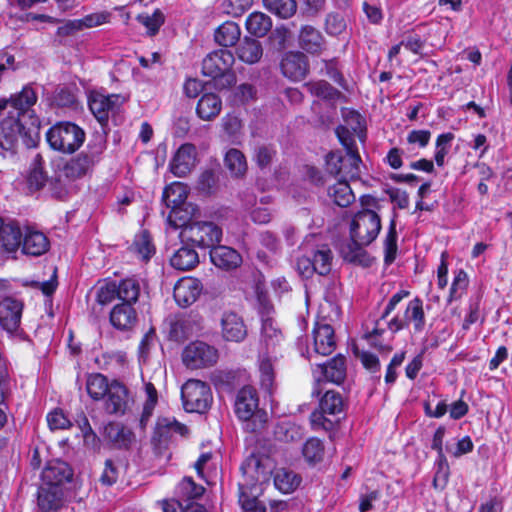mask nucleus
I'll list each match as a JSON object with an SVG mask.
<instances>
[{
	"mask_svg": "<svg viewBox=\"0 0 512 512\" xmlns=\"http://www.w3.org/2000/svg\"><path fill=\"white\" fill-rule=\"evenodd\" d=\"M20 247L24 254L38 257L48 252L50 241L43 232L26 227L22 232Z\"/></svg>",
	"mask_w": 512,
	"mask_h": 512,
	"instance_id": "obj_15",
	"label": "nucleus"
},
{
	"mask_svg": "<svg viewBox=\"0 0 512 512\" xmlns=\"http://www.w3.org/2000/svg\"><path fill=\"white\" fill-rule=\"evenodd\" d=\"M304 458L309 463H318L324 457V445L318 438L308 439L302 449Z\"/></svg>",
	"mask_w": 512,
	"mask_h": 512,
	"instance_id": "obj_55",
	"label": "nucleus"
},
{
	"mask_svg": "<svg viewBox=\"0 0 512 512\" xmlns=\"http://www.w3.org/2000/svg\"><path fill=\"white\" fill-rule=\"evenodd\" d=\"M44 161L40 154H36L30 165L27 175V185L30 191H38L47 183L48 176L44 171Z\"/></svg>",
	"mask_w": 512,
	"mask_h": 512,
	"instance_id": "obj_34",
	"label": "nucleus"
},
{
	"mask_svg": "<svg viewBox=\"0 0 512 512\" xmlns=\"http://www.w3.org/2000/svg\"><path fill=\"white\" fill-rule=\"evenodd\" d=\"M301 482V478L294 471L279 469L274 476L276 488L283 493L293 492Z\"/></svg>",
	"mask_w": 512,
	"mask_h": 512,
	"instance_id": "obj_42",
	"label": "nucleus"
},
{
	"mask_svg": "<svg viewBox=\"0 0 512 512\" xmlns=\"http://www.w3.org/2000/svg\"><path fill=\"white\" fill-rule=\"evenodd\" d=\"M263 54V49L259 41L245 37L240 45L237 47L238 58L247 63H257Z\"/></svg>",
	"mask_w": 512,
	"mask_h": 512,
	"instance_id": "obj_36",
	"label": "nucleus"
},
{
	"mask_svg": "<svg viewBox=\"0 0 512 512\" xmlns=\"http://www.w3.org/2000/svg\"><path fill=\"white\" fill-rule=\"evenodd\" d=\"M22 232L17 223H4L0 218V248L15 252L21 245Z\"/></svg>",
	"mask_w": 512,
	"mask_h": 512,
	"instance_id": "obj_29",
	"label": "nucleus"
},
{
	"mask_svg": "<svg viewBox=\"0 0 512 512\" xmlns=\"http://www.w3.org/2000/svg\"><path fill=\"white\" fill-rule=\"evenodd\" d=\"M311 259L317 274L325 276L330 273L333 256L328 247L322 246L320 249L314 251Z\"/></svg>",
	"mask_w": 512,
	"mask_h": 512,
	"instance_id": "obj_50",
	"label": "nucleus"
},
{
	"mask_svg": "<svg viewBox=\"0 0 512 512\" xmlns=\"http://www.w3.org/2000/svg\"><path fill=\"white\" fill-rule=\"evenodd\" d=\"M211 262L223 270H232L242 263L241 255L233 248L224 245H214L210 250Z\"/></svg>",
	"mask_w": 512,
	"mask_h": 512,
	"instance_id": "obj_21",
	"label": "nucleus"
},
{
	"mask_svg": "<svg viewBox=\"0 0 512 512\" xmlns=\"http://www.w3.org/2000/svg\"><path fill=\"white\" fill-rule=\"evenodd\" d=\"M305 87L312 95L325 100L335 101L341 96L340 91L324 80L308 82Z\"/></svg>",
	"mask_w": 512,
	"mask_h": 512,
	"instance_id": "obj_46",
	"label": "nucleus"
},
{
	"mask_svg": "<svg viewBox=\"0 0 512 512\" xmlns=\"http://www.w3.org/2000/svg\"><path fill=\"white\" fill-rule=\"evenodd\" d=\"M182 244L193 247L210 248L219 244L222 239V229L213 222L196 221L183 227L179 233Z\"/></svg>",
	"mask_w": 512,
	"mask_h": 512,
	"instance_id": "obj_5",
	"label": "nucleus"
},
{
	"mask_svg": "<svg viewBox=\"0 0 512 512\" xmlns=\"http://www.w3.org/2000/svg\"><path fill=\"white\" fill-rule=\"evenodd\" d=\"M275 154L276 152L271 146L260 145L255 148L253 159L259 168L265 169L271 165Z\"/></svg>",
	"mask_w": 512,
	"mask_h": 512,
	"instance_id": "obj_61",
	"label": "nucleus"
},
{
	"mask_svg": "<svg viewBox=\"0 0 512 512\" xmlns=\"http://www.w3.org/2000/svg\"><path fill=\"white\" fill-rule=\"evenodd\" d=\"M222 109L221 98L215 93H205L197 103L196 113L204 121L216 118Z\"/></svg>",
	"mask_w": 512,
	"mask_h": 512,
	"instance_id": "obj_30",
	"label": "nucleus"
},
{
	"mask_svg": "<svg viewBox=\"0 0 512 512\" xmlns=\"http://www.w3.org/2000/svg\"><path fill=\"white\" fill-rule=\"evenodd\" d=\"M181 396L187 412L204 413L212 402L210 387L195 379L188 380L182 386Z\"/></svg>",
	"mask_w": 512,
	"mask_h": 512,
	"instance_id": "obj_7",
	"label": "nucleus"
},
{
	"mask_svg": "<svg viewBox=\"0 0 512 512\" xmlns=\"http://www.w3.org/2000/svg\"><path fill=\"white\" fill-rule=\"evenodd\" d=\"M140 292V283L135 278H126L119 282L112 281L99 288L97 302L107 305L118 299L121 304L133 305L138 301Z\"/></svg>",
	"mask_w": 512,
	"mask_h": 512,
	"instance_id": "obj_6",
	"label": "nucleus"
},
{
	"mask_svg": "<svg viewBox=\"0 0 512 512\" xmlns=\"http://www.w3.org/2000/svg\"><path fill=\"white\" fill-rule=\"evenodd\" d=\"M304 432L301 426L291 422L282 421L274 427V437L283 443H292L302 440Z\"/></svg>",
	"mask_w": 512,
	"mask_h": 512,
	"instance_id": "obj_35",
	"label": "nucleus"
},
{
	"mask_svg": "<svg viewBox=\"0 0 512 512\" xmlns=\"http://www.w3.org/2000/svg\"><path fill=\"white\" fill-rule=\"evenodd\" d=\"M235 58L231 51L219 49L209 53L202 61L203 75L214 80L217 89H226L236 82L232 71Z\"/></svg>",
	"mask_w": 512,
	"mask_h": 512,
	"instance_id": "obj_3",
	"label": "nucleus"
},
{
	"mask_svg": "<svg viewBox=\"0 0 512 512\" xmlns=\"http://www.w3.org/2000/svg\"><path fill=\"white\" fill-rule=\"evenodd\" d=\"M95 161L96 156L94 154H88L87 152L79 153L77 156L66 161L59 169L58 180L65 179L70 182L83 177L94 165Z\"/></svg>",
	"mask_w": 512,
	"mask_h": 512,
	"instance_id": "obj_11",
	"label": "nucleus"
},
{
	"mask_svg": "<svg viewBox=\"0 0 512 512\" xmlns=\"http://www.w3.org/2000/svg\"><path fill=\"white\" fill-rule=\"evenodd\" d=\"M384 251L385 263L391 264L395 260L397 253V232L395 219H392L390 222L389 230L384 240Z\"/></svg>",
	"mask_w": 512,
	"mask_h": 512,
	"instance_id": "obj_58",
	"label": "nucleus"
},
{
	"mask_svg": "<svg viewBox=\"0 0 512 512\" xmlns=\"http://www.w3.org/2000/svg\"><path fill=\"white\" fill-rule=\"evenodd\" d=\"M221 335L230 342H242L247 336V327L238 314L226 312L221 318Z\"/></svg>",
	"mask_w": 512,
	"mask_h": 512,
	"instance_id": "obj_18",
	"label": "nucleus"
},
{
	"mask_svg": "<svg viewBox=\"0 0 512 512\" xmlns=\"http://www.w3.org/2000/svg\"><path fill=\"white\" fill-rule=\"evenodd\" d=\"M325 27L327 33L331 35H339L345 30L346 23L341 15L331 13L326 17Z\"/></svg>",
	"mask_w": 512,
	"mask_h": 512,
	"instance_id": "obj_64",
	"label": "nucleus"
},
{
	"mask_svg": "<svg viewBox=\"0 0 512 512\" xmlns=\"http://www.w3.org/2000/svg\"><path fill=\"white\" fill-rule=\"evenodd\" d=\"M120 104V96L116 94L92 93L89 97V108L101 124L107 122L109 113L115 111Z\"/></svg>",
	"mask_w": 512,
	"mask_h": 512,
	"instance_id": "obj_16",
	"label": "nucleus"
},
{
	"mask_svg": "<svg viewBox=\"0 0 512 512\" xmlns=\"http://www.w3.org/2000/svg\"><path fill=\"white\" fill-rule=\"evenodd\" d=\"M329 196L340 207H348L355 200V195L346 180H340L329 188Z\"/></svg>",
	"mask_w": 512,
	"mask_h": 512,
	"instance_id": "obj_41",
	"label": "nucleus"
},
{
	"mask_svg": "<svg viewBox=\"0 0 512 512\" xmlns=\"http://www.w3.org/2000/svg\"><path fill=\"white\" fill-rule=\"evenodd\" d=\"M335 133L340 143L345 147L347 153L357 152L353 135L354 132H351L350 128L340 125L336 128Z\"/></svg>",
	"mask_w": 512,
	"mask_h": 512,
	"instance_id": "obj_63",
	"label": "nucleus"
},
{
	"mask_svg": "<svg viewBox=\"0 0 512 512\" xmlns=\"http://www.w3.org/2000/svg\"><path fill=\"white\" fill-rule=\"evenodd\" d=\"M240 35L241 30L238 24L233 21H226L216 30L215 41L223 47H230L236 44Z\"/></svg>",
	"mask_w": 512,
	"mask_h": 512,
	"instance_id": "obj_38",
	"label": "nucleus"
},
{
	"mask_svg": "<svg viewBox=\"0 0 512 512\" xmlns=\"http://www.w3.org/2000/svg\"><path fill=\"white\" fill-rule=\"evenodd\" d=\"M252 3L253 0H224L222 10L227 15L239 17L250 8Z\"/></svg>",
	"mask_w": 512,
	"mask_h": 512,
	"instance_id": "obj_60",
	"label": "nucleus"
},
{
	"mask_svg": "<svg viewBox=\"0 0 512 512\" xmlns=\"http://www.w3.org/2000/svg\"><path fill=\"white\" fill-rule=\"evenodd\" d=\"M64 504V489L42 484L38 492V505L42 511H57Z\"/></svg>",
	"mask_w": 512,
	"mask_h": 512,
	"instance_id": "obj_26",
	"label": "nucleus"
},
{
	"mask_svg": "<svg viewBox=\"0 0 512 512\" xmlns=\"http://www.w3.org/2000/svg\"><path fill=\"white\" fill-rule=\"evenodd\" d=\"M319 408L329 415H335L343 410V398L339 392L327 390L320 398Z\"/></svg>",
	"mask_w": 512,
	"mask_h": 512,
	"instance_id": "obj_49",
	"label": "nucleus"
},
{
	"mask_svg": "<svg viewBox=\"0 0 512 512\" xmlns=\"http://www.w3.org/2000/svg\"><path fill=\"white\" fill-rule=\"evenodd\" d=\"M357 240L358 239L351 238L349 242L344 243L340 249L341 254L343 258L348 262L369 266L371 260L363 248L368 244L360 243V241Z\"/></svg>",
	"mask_w": 512,
	"mask_h": 512,
	"instance_id": "obj_31",
	"label": "nucleus"
},
{
	"mask_svg": "<svg viewBox=\"0 0 512 512\" xmlns=\"http://www.w3.org/2000/svg\"><path fill=\"white\" fill-rule=\"evenodd\" d=\"M468 286V276L464 270H459L455 273L449 294V301L453 299H458L461 297L463 292L466 290Z\"/></svg>",
	"mask_w": 512,
	"mask_h": 512,
	"instance_id": "obj_62",
	"label": "nucleus"
},
{
	"mask_svg": "<svg viewBox=\"0 0 512 512\" xmlns=\"http://www.w3.org/2000/svg\"><path fill=\"white\" fill-rule=\"evenodd\" d=\"M84 130L72 122H58L46 132L49 146L60 153L72 154L85 141Z\"/></svg>",
	"mask_w": 512,
	"mask_h": 512,
	"instance_id": "obj_4",
	"label": "nucleus"
},
{
	"mask_svg": "<svg viewBox=\"0 0 512 512\" xmlns=\"http://www.w3.org/2000/svg\"><path fill=\"white\" fill-rule=\"evenodd\" d=\"M239 503L244 512H266L265 505L247 487H239Z\"/></svg>",
	"mask_w": 512,
	"mask_h": 512,
	"instance_id": "obj_54",
	"label": "nucleus"
},
{
	"mask_svg": "<svg viewBox=\"0 0 512 512\" xmlns=\"http://www.w3.org/2000/svg\"><path fill=\"white\" fill-rule=\"evenodd\" d=\"M298 44L307 53L318 55L325 50L326 42L318 29L311 25H305L299 32Z\"/></svg>",
	"mask_w": 512,
	"mask_h": 512,
	"instance_id": "obj_20",
	"label": "nucleus"
},
{
	"mask_svg": "<svg viewBox=\"0 0 512 512\" xmlns=\"http://www.w3.org/2000/svg\"><path fill=\"white\" fill-rule=\"evenodd\" d=\"M199 215V208L193 203L187 202L178 207L172 208L168 215L167 221L170 226L174 229L180 228L190 225V223H194L193 220Z\"/></svg>",
	"mask_w": 512,
	"mask_h": 512,
	"instance_id": "obj_27",
	"label": "nucleus"
},
{
	"mask_svg": "<svg viewBox=\"0 0 512 512\" xmlns=\"http://www.w3.org/2000/svg\"><path fill=\"white\" fill-rule=\"evenodd\" d=\"M199 263V256L191 244H182L170 257V264L179 271H189Z\"/></svg>",
	"mask_w": 512,
	"mask_h": 512,
	"instance_id": "obj_28",
	"label": "nucleus"
},
{
	"mask_svg": "<svg viewBox=\"0 0 512 512\" xmlns=\"http://www.w3.org/2000/svg\"><path fill=\"white\" fill-rule=\"evenodd\" d=\"M273 358L276 359L277 356L264 354L259 364L261 387L268 392H271L274 387L275 374L272 364Z\"/></svg>",
	"mask_w": 512,
	"mask_h": 512,
	"instance_id": "obj_47",
	"label": "nucleus"
},
{
	"mask_svg": "<svg viewBox=\"0 0 512 512\" xmlns=\"http://www.w3.org/2000/svg\"><path fill=\"white\" fill-rule=\"evenodd\" d=\"M381 229V220L379 215L373 210L364 209L358 212L350 226V235L353 239H358L360 243L370 244L378 236Z\"/></svg>",
	"mask_w": 512,
	"mask_h": 512,
	"instance_id": "obj_8",
	"label": "nucleus"
},
{
	"mask_svg": "<svg viewBox=\"0 0 512 512\" xmlns=\"http://www.w3.org/2000/svg\"><path fill=\"white\" fill-rule=\"evenodd\" d=\"M412 322L414 330L421 332L425 326V314L423 310V302L420 298L411 300L405 310L404 316H395L388 322V328L392 332H398Z\"/></svg>",
	"mask_w": 512,
	"mask_h": 512,
	"instance_id": "obj_10",
	"label": "nucleus"
},
{
	"mask_svg": "<svg viewBox=\"0 0 512 512\" xmlns=\"http://www.w3.org/2000/svg\"><path fill=\"white\" fill-rule=\"evenodd\" d=\"M224 163L229 172L234 177H242L247 172V161L245 155L236 148L227 151Z\"/></svg>",
	"mask_w": 512,
	"mask_h": 512,
	"instance_id": "obj_40",
	"label": "nucleus"
},
{
	"mask_svg": "<svg viewBox=\"0 0 512 512\" xmlns=\"http://www.w3.org/2000/svg\"><path fill=\"white\" fill-rule=\"evenodd\" d=\"M245 25L250 34L264 37L272 28V20L267 14L255 11L247 17Z\"/></svg>",
	"mask_w": 512,
	"mask_h": 512,
	"instance_id": "obj_37",
	"label": "nucleus"
},
{
	"mask_svg": "<svg viewBox=\"0 0 512 512\" xmlns=\"http://www.w3.org/2000/svg\"><path fill=\"white\" fill-rule=\"evenodd\" d=\"M183 363L191 369L214 365L218 360V351L201 341L190 343L182 353Z\"/></svg>",
	"mask_w": 512,
	"mask_h": 512,
	"instance_id": "obj_9",
	"label": "nucleus"
},
{
	"mask_svg": "<svg viewBox=\"0 0 512 512\" xmlns=\"http://www.w3.org/2000/svg\"><path fill=\"white\" fill-rule=\"evenodd\" d=\"M137 20L147 28V33L150 36H154L164 23V15L159 9H156L152 14H139Z\"/></svg>",
	"mask_w": 512,
	"mask_h": 512,
	"instance_id": "obj_57",
	"label": "nucleus"
},
{
	"mask_svg": "<svg viewBox=\"0 0 512 512\" xmlns=\"http://www.w3.org/2000/svg\"><path fill=\"white\" fill-rule=\"evenodd\" d=\"M196 148L194 145L186 143L179 147L171 163V172L177 177L186 176L195 166Z\"/></svg>",
	"mask_w": 512,
	"mask_h": 512,
	"instance_id": "obj_19",
	"label": "nucleus"
},
{
	"mask_svg": "<svg viewBox=\"0 0 512 512\" xmlns=\"http://www.w3.org/2000/svg\"><path fill=\"white\" fill-rule=\"evenodd\" d=\"M263 5L269 12L282 19L292 17L297 10L295 0H263Z\"/></svg>",
	"mask_w": 512,
	"mask_h": 512,
	"instance_id": "obj_44",
	"label": "nucleus"
},
{
	"mask_svg": "<svg viewBox=\"0 0 512 512\" xmlns=\"http://www.w3.org/2000/svg\"><path fill=\"white\" fill-rule=\"evenodd\" d=\"M324 379L334 384H340L346 377L345 358L338 355L331 359L327 364L318 365Z\"/></svg>",
	"mask_w": 512,
	"mask_h": 512,
	"instance_id": "obj_33",
	"label": "nucleus"
},
{
	"mask_svg": "<svg viewBox=\"0 0 512 512\" xmlns=\"http://www.w3.org/2000/svg\"><path fill=\"white\" fill-rule=\"evenodd\" d=\"M314 352L327 356L335 349L334 330L329 324H317L313 331Z\"/></svg>",
	"mask_w": 512,
	"mask_h": 512,
	"instance_id": "obj_23",
	"label": "nucleus"
},
{
	"mask_svg": "<svg viewBox=\"0 0 512 512\" xmlns=\"http://www.w3.org/2000/svg\"><path fill=\"white\" fill-rule=\"evenodd\" d=\"M137 321V313L133 305L117 304L110 312V322L118 330L127 331L133 328Z\"/></svg>",
	"mask_w": 512,
	"mask_h": 512,
	"instance_id": "obj_25",
	"label": "nucleus"
},
{
	"mask_svg": "<svg viewBox=\"0 0 512 512\" xmlns=\"http://www.w3.org/2000/svg\"><path fill=\"white\" fill-rule=\"evenodd\" d=\"M110 384L102 374H91L86 382V390L94 400L102 399L109 391Z\"/></svg>",
	"mask_w": 512,
	"mask_h": 512,
	"instance_id": "obj_48",
	"label": "nucleus"
},
{
	"mask_svg": "<svg viewBox=\"0 0 512 512\" xmlns=\"http://www.w3.org/2000/svg\"><path fill=\"white\" fill-rule=\"evenodd\" d=\"M454 139V134L452 133H444L438 136L436 140V152H435V161L436 164L441 167L444 165L445 156L448 154L450 145L452 140Z\"/></svg>",
	"mask_w": 512,
	"mask_h": 512,
	"instance_id": "obj_59",
	"label": "nucleus"
},
{
	"mask_svg": "<svg viewBox=\"0 0 512 512\" xmlns=\"http://www.w3.org/2000/svg\"><path fill=\"white\" fill-rule=\"evenodd\" d=\"M104 438L116 448H128L134 441V433L121 423L110 422L104 427Z\"/></svg>",
	"mask_w": 512,
	"mask_h": 512,
	"instance_id": "obj_24",
	"label": "nucleus"
},
{
	"mask_svg": "<svg viewBox=\"0 0 512 512\" xmlns=\"http://www.w3.org/2000/svg\"><path fill=\"white\" fill-rule=\"evenodd\" d=\"M23 303L6 297L0 301V327L12 334L18 331L21 323Z\"/></svg>",
	"mask_w": 512,
	"mask_h": 512,
	"instance_id": "obj_12",
	"label": "nucleus"
},
{
	"mask_svg": "<svg viewBox=\"0 0 512 512\" xmlns=\"http://www.w3.org/2000/svg\"><path fill=\"white\" fill-rule=\"evenodd\" d=\"M37 95L30 86H25L10 98L0 99V155L6 157L15 153L19 138L27 146L34 145V136L39 129V120L32 107Z\"/></svg>",
	"mask_w": 512,
	"mask_h": 512,
	"instance_id": "obj_1",
	"label": "nucleus"
},
{
	"mask_svg": "<svg viewBox=\"0 0 512 512\" xmlns=\"http://www.w3.org/2000/svg\"><path fill=\"white\" fill-rule=\"evenodd\" d=\"M205 488L194 482L191 477H184L176 488L178 497L182 500L197 499L203 495Z\"/></svg>",
	"mask_w": 512,
	"mask_h": 512,
	"instance_id": "obj_51",
	"label": "nucleus"
},
{
	"mask_svg": "<svg viewBox=\"0 0 512 512\" xmlns=\"http://www.w3.org/2000/svg\"><path fill=\"white\" fill-rule=\"evenodd\" d=\"M170 418H159L151 439L156 453L161 454L166 448L169 438L173 435L170 429Z\"/></svg>",
	"mask_w": 512,
	"mask_h": 512,
	"instance_id": "obj_43",
	"label": "nucleus"
},
{
	"mask_svg": "<svg viewBox=\"0 0 512 512\" xmlns=\"http://www.w3.org/2000/svg\"><path fill=\"white\" fill-rule=\"evenodd\" d=\"M105 409L110 414H124L128 408V390L118 381L110 383Z\"/></svg>",
	"mask_w": 512,
	"mask_h": 512,
	"instance_id": "obj_22",
	"label": "nucleus"
},
{
	"mask_svg": "<svg viewBox=\"0 0 512 512\" xmlns=\"http://www.w3.org/2000/svg\"><path fill=\"white\" fill-rule=\"evenodd\" d=\"M283 75L293 81L304 79L309 72L308 58L302 52H288L281 60Z\"/></svg>",
	"mask_w": 512,
	"mask_h": 512,
	"instance_id": "obj_14",
	"label": "nucleus"
},
{
	"mask_svg": "<svg viewBox=\"0 0 512 512\" xmlns=\"http://www.w3.org/2000/svg\"><path fill=\"white\" fill-rule=\"evenodd\" d=\"M41 477L42 484L64 489L65 484L72 480L73 470L64 461L52 460L44 468Z\"/></svg>",
	"mask_w": 512,
	"mask_h": 512,
	"instance_id": "obj_13",
	"label": "nucleus"
},
{
	"mask_svg": "<svg viewBox=\"0 0 512 512\" xmlns=\"http://www.w3.org/2000/svg\"><path fill=\"white\" fill-rule=\"evenodd\" d=\"M145 393H146L147 398L145 400V403L143 406V411H142L140 421H139L140 426L143 429L146 427L147 423L149 422V420L153 414V410L158 401L157 390L152 383L148 382L145 384Z\"/></svg>",
	"mask_w": 512,
	"mask_h": 512,
	"instance_id": "obj_52",
	"label": "nucleus"
},
{
	"mask_svg": "<svg viewBox=\"0 0 512 512\" xmlns=\"http://www.w3.org/2000/svg\"><path fill=\"white\" fill-rule=\"evenodd\" d=\"M201 291L202 285L198 279L185 277L175 284L173 296L179 306L187 307L197 300Z\"/></svg>",
	"mask_w": 512,
	"mask_h": 512,
	"instance_id": "obj_17",
	"label": "nucleus"
},
{
	"mask_svg": "<svg viewBox=\"0 0 512 512\" xmlns=\"http://www.w3.org/2000/svg\"><path fill=\"white\" fill-rule=\"evenodd\" d=\"M282 341V334L279 329L274 326L270 319H266L262 323L261 344L265 349L264 354L276 355V347Z\"/></svg>",
	"mask_w": 512,
	"mask_h": 512,
	"instance_id": "obj_32",
	"label": "nucleus"
},
{
	"mask_svg": "<svg viewBox=\"0 0 512 512\" xmlns=\"http://www.w3.org/2000/svg\"><path fill=\"white\" fill-rule=\"evenodd\" d=\"M234 412L245 423V429L249 432L263 429L268 419L267 413L259 409L258 393L252 386H244L237 392Z\"/></svg>",
	"mask_w": 512,
	"mask_h": 512,
	"instance_id": "obj_2",
	"label": "nucleus"
},
{
	"mask_svg": "<svg viewBox=\"0 0 512 512\" xmlns=\"http://www.w3.org/2000/svg\"><path fill=\"white\" fill-rule=\"evenodd\" d=\"M194 323L190 318L177 317L170 321L169 336L175 341H184L193 333Z\"/></svg>",
	"mask_w": 512,
	"mask_h": 512,
	"instance_id": "obj_45",
	"label": "nucleus"
},
{
	"mask_svg": "<svg viewBox=\"0 0 512 512\" xmlns=\"http://www.w3.org/2000/svg\"><path fill=\"white\" fill-rule=\"evenodd\" d=\"M360 163L361 158L358 152L347 153L342 162L343 169H341L342 180L358 179L360 177Z\"/></svg>",
	"mask_w": 512,
	"mask_h": 512,
	"instance_id": "obj_53",
	"label": "nucleus"
},
{
	"mask_svg": "<svg viewBox=\"0 0 512 512\" xmlns=\"http://www.w3.org/2000/svg\"><path fill=\"white\" fill-rule=\"evenodd\" d=\"M134 251L143 260H149L155 253V247L152 244L151 237L147 231H143L141 234L136 236L132 245Z\"/></svg>",
	"mask_w": 512,
	"mask_h": 512,
	"instance_id": "obj_56",
	"label": "nucleus"
},
{
	"mask_svg": "<svg viewBox=\"0 0 512 512\" xmlns=\"http://www.w3.org/2000/svg\"><path fill=\"white\" fill-rule=\"evenodd\" d=\"M187 196V186L181 182H174L163 191V201L171 209L187 203Z\"/></svg>",
	"mask_w": 512,
	"mask_h": 512,
	"instance_id": "obj_39",
	"label": "nucleus"
}]
</instances>
